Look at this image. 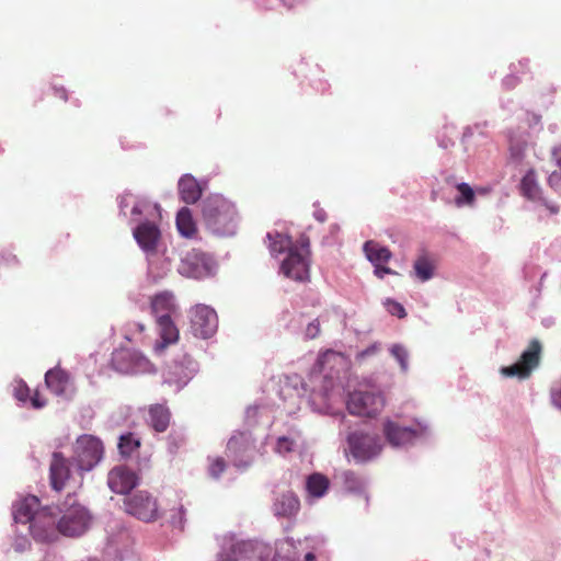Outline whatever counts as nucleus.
<instances>
[{
    "label": "nucleus",
    "instance_id": "nucleus-6",
    "mask_svg": "<svg viewBox=\"0 0 561 561\" xmlns=\"http://www.w3.org/2000/svg\"><path fill=\"white\" fill-rule=\"evenodd\" d=\"M382 433L393 448H409L427 440L431 436L428 423L421 420L404 424L399 420L387 419L382 425Z\"/></svg>",
    "mask_w": 561,
    "mask_h": 561
},
{
    "label": "nucleus",
    "instance_id": "nucleus-24",
    "mask_svg": "<svg viewBox=\"0 0 561 561\" xmlns=\"http://www.w3.org/2000/svg\"><path fill=\"white\" fill-rule=\"evenodd\" d=\"M72 459L66 458L62 453L55 451L51 456L49 466V481L51 488L59 492L65 488L67 480L70 478V467Z\"/></svg>",
    "mask_w": 561,
    "mask_h": 561
},
{
    "label": "nucleus",
    "instance_id": "nucleus-9",
    "mask_svg": "<svg viewBox=\"0 0 561 561\" xmlns=\"http://www.w3.org/2000/svg\"><path fill=\"white\" fill-rule=\"evenodd\" d=\"M157 217H159V211L152 216H141L130 222L133 237L145 256H151L165 248L160 227L154 220Z\"/></svg>",
    "mask_w": 561,
    "mask_h": 561
},
{
    "label": "nucleus",
    "instance_id": "nucleus-36",
    "mask_svg": "<svg viewBox=\"0 0 561 561\" xmlns=\"http://www.w3.org/2000/svg\"><path fill=\"white\" fill-rule=\"evenodd\" d=\"M413 268L417 279L423 283L430 280L434 276V266L425 255L415 260Z\"/></svg>",
    "mask_w": 561,
    "mask_h": 561
},
{
    "label": "nucleus",
    "instance_id": "nucleus-3",
    "mask_svg": "<svg viewBox=\"0 0 561 561\" xmlns=\"http://www.w3.org/2000/svg\"><path fill=\"white\" fill-rule=\"evenodd\" d=\"M202 218L206 228L218 237H233L240 217L236 205L221 194H210L202 199Z\"/></svg>",
    "mask_w": 561,
    "mask_h": 561
},
{
    "label": "nucleus",
    "instance_id": "nucleus-7",
    "mask_svg": "<svg viewBox=\"0 0 561 561\" xmlns=\"http://www.w3.org/2000/svg\"><path fill=\"white\" fill-rule=\"evenodd\" d=\"M104 451V444L100 437L91 434L79 435L73 444L72 465L82 476L102 462Z\"/></svg>",
    "mask_w": 561,
    "mask_h": 561
},
{
    "label": "nucleus",
    "instance_id": "nucleus-45",
    "mask_svg": "<svg viewBox=\"0 0 561 561\" xmlns=\"http://www.w3.org/2000/svg\"><path fill=\"white\" fill-rule=\"evenodd\" d=\"M184 435L181 433H170L168 436V448L171 454H175L184 444Z\"/></svg>",
    "mask_w": 561,
    "mask_h": 561
},
{
    "label": "nucleus",
    "instance_id": "nucleus-11",
    "mask_svg": "<svg viewBox=\"0 0 561 561\" xmlns=\"http://www.w3.org/2000/svg\"><path fill=\"white\" fill-rule=\"evenodd\" d=\"M541 353V343L537 339L531 340L528 346L522 352L516 363L501 367V375L506 378H517L519 380L528 379L539 367Z\"/></svg>",
    "mask_w": 561,
    "mask_h": 561
},
{
    "label": "nucleus",
    "instance_id": "nucleus-46",
    "mask_svg": "<svg viewBox=\"0 0 561 561\" xmlns=\"http://www.w3.org/2000/svg\"><path fill=\"white\" fill-rule=\"evenodd\" d=\"M380 348V344L375 342L367 346L366 348L358 351L355 355V360L357 363H363L367 357L374 356L378 353Z\"/></svg>",
    "mask_w": 561,
    "mask_h": 561
},
{
    "label": "nucleus",
    "instance_id": "nucleus-52",
    "mask_svg": "<svg viewBox=\"0 0 561 561\" xmlns=\"http://www.w3.org/2000/svg\"><path fill=\"white\" fill-rule=\"evenodd\" d=\"M257 411V407H249L245 410V422L249 426H254L256 424Z\"/></svg>",
    "mask_w": 561,
    "mask_h": 561
},
{
    "label": "nucleus",
    "instance_id": "nucleus-21",
    "mask_svg": "<svg viewBox=\"0 0 561 561\" xmlns=\"http://www.w3.org/2000/svg\"><path fill=\"white\" fill-rule=\"evenodd\" d=\"M519 188L524 197L538 203L539 206L545 207L550 215H556L559 213V206L542 196L541 188L537 182L536 173L533 169L528 170L522 178Z\"/></svg>",
    "mask_w": 561,
    "mask_h": 561
},
{
    "label": "nucleus",
    "instance_id": "nucleus-17",
    "mask_svg": "<svg viewBox=\"0 0 561 561\" xmlns=\"http://www.w3.org/2000/svg\"><path fill=\"white\" fill-rule=\"evenodd\" d=\"M125 511L145 523H150L163 515L157 500L146 491H138L124 501Z\"/></svg>",
    "mask_w": 561,
    "mask_h": 561
},
{
    "label": "nucleus",
    "instance_id": "nucleus-12",
    "mask_svg": "<svg viewBox=\"0 0 561 561\" xmlns=\"http://www.w3.org/2000/svg\"><path fill=\"white\" fill-rule=\"evenodd\" d=\"M199 370L198 363L187 354L175 357L163 373V382L182 390Z\"/></svg>",
    "mask_w": 561,
    "mask_h": 561
},
{
    "label": "nucleus",
    "instance_id": "nucleus-57",
    "mask_svg": "<svg viewBox=\"0 0 561 561\" xmlns=\"http://www.w3.org/2000/svg\"><path fill=\"white\" fill-rule=\"evenodd\" d=\"M18 262V259L14 254L10 252H1L0 253V264L4 265H14Z\"/></svg>",
    "mask_w": 561,
    "mask_h": 561
},
{
    "label": "nucleus",
    "instance_id": "nucleus-19",
    "mask_svg": "<svg viewBox=\"0 0 561 561\" xmlns=\"http://www.w3.org/2000/svg\"><path fill=\"white\" fill-rule=\"evenodd\" d=\"M254 445L249 432H239L227 443V455L234 467L245 470L252 462Z\"/></svg>",
    "mask_w": 561,
    "mask_h": 561
},
{
    "label": "nucleus",
    "instance_id": "nucleus-14",
    "mask_svg": "<svg viewBox=\"0 0 561 561\" xmlns=\"http://www.w3.org/2000/svg\"><path fill=\"white\" fill-rule=\"evenodd\" d=\"M350 453L358 463H365L376 458L381 449L382 443L378 435L360 431L347 435Z\"/></svg>",
    "mask_w": 561,
    "mask_h": 561
},
{
    "label": "nucleus",
    "instance_id": "nucleus-63",
    "mask_svg": "<svg viewBox=\"0 0 561 561\" xmlns=\"http://www.w3.org/2000/svg\"><path fill=\"white\" fill-rule=\"evenodd\" d=\"M540 116L537 114H533V122L534 124L538 125L540 123Z\"/></svg>",
    "mask_w": 561,
    "mask_h": 561
},
{
    "label": "nucleus",
    "instance_id": "nucleus-53",
    "mask_svg": "<svg viewBox=\"0 0 561 561\" xmlns=\"http://www.w3.org/2000/svg\"><path fill=\"white\" fill-rule=\"evenodd\" d=\"M374 266V273L378 278H383L385 275L388 274H397L390 267L383 266L382 264H375Z\"/></svg>",
    "mask_w": 561,
    "mask_h": 561
},
{
    "label": "nucleus",
    "instance_id": "nucleus-29",
    "mask_svg": "<svg viewBox=\"0 0 561 561\" xmlns=\"http://www.w3.org/2000/svg\"><path fill=\"white\" fill-rule=\"evenodd\" d=\"M141 446L140 437L133 432L119 434L117 449L119 456L124 459L130 458Z\"/></svg>",
    "mask_w": 561,
    "mask_h": 561
},
{
    "label": "nucleus",
    "instance_id": "nucleus-49",
    "mask_svg": "<svg viewBox=\"0 0 561 561\" xmlns=\"http://www.w3.org/2000/svg\"><path fill=\"white\" fill-rule=\"evenodd\" d=\"M485 126H486V123L476 124L473 126H467L462 133V141H467L468 139L472 138L476 133H478L481 136H484L483 128Z\"/></svg>",
    "mask_w": 561,
    "mask_h": 561
},
{
    "label": "nucleus",
    "instance_id": "nucleus-5",
    "mask_svg": "<svg viewBox=\"0 0 561 561\" xmlns=\"http://www.w3.org/2000/svg\"><path fill=\"white\" fill-rule=\"evenodd\" d=\"M268 249L273 256L287 252L280 265L282 273L296 282H305L309 278V262L307 257L293 244L288 234L267 232Z\"/></svg>",
    "mask_w": 561,
    "mask_h": 561
},
{
    "label": "nucleus",
    "instance_id": "nucleus-47",
    "mask_svg": "<svg viewBox=\"0 0 561 561\" xmlns=\"http://www.w3.org/2000/svg\"><path fill=\"white\" fill-rule=\"evenodd\" d=\"M524 151H525V144L514 142V140L512 138L510 139L511 158L515 162L522 161V159L524 158Z\"/></svg>",
    "mask_w": 561,
    "mask_h": 561
},
{
    "label": "nucleus",
    "instance_id": "nucleus-2",
    "mask_svg": "<svg viewBox=\"0 0 561 561\" xmlns=\"http://www.w3.org/2000/svg\"><path fill=\"white\" fill-rule=\"evenodd\" d=\"M324 540L320 537H305L295 540L286 537L274 546L262 541H240V552L251 554L254 561H316Z\"/></svg>",
    "mask_w": 561,
    "mask_h": 561
},
{
    "label": "nucleus",
    "instance_id": "nucleus-33",
    "mask_svg": "<svg viewBox=\"0 0 561 561\" xmlns=\"http://www.w3.org/2000/svg\"><path fill=\"white\" fill-rule=\"evenodd\" d=\"M301 436L298 431H290L287 435H282L276 439L275 451L279 455H287L300 445Z\"/></svg>",
    "mask_w": 561,
    "mask_h": 561
},
{
    "label": "nucleus",
    "instance_id": "nucleus-62",
    "mask_svg": "<svg viewBox=\"0 0 561 561\" xmlns=\"http://www.w3.org/2000/svg\"><path fill=\"white\" fill-rule=\"evenodd\" d=\"M329 88V84L327 81H319V84L316 87L317 90H320L321 92H325Z\"/></svg>",
    "mask_w": 561,
    "mask_h": 561
},
{
    "label": "nucleus",
    "instance_id": "nucleus-23",
    "mask_svg": "<svg viewBox=\"0 0 561 561\" xmlns=\"http://www.w3.org/2000/svg\"><path fill=\"white\" fill-rule=\"evenodd\" d=\"M300 510V501L295 492L286 490L275 493L272 512L277 518H295Z\"/></svg>",
    "mask_w": 561,
    "mask_h": 561
},
{
    "label": "nucleus",
    "instance_id": "nucleus-1",
    "mask_svg": "<svg viewBox=\"0 0 561 561\" xmlns=\"http://www.w3.org/2000/svg\"><path fill=\"white\" fill-rule=\"evenodd\" d=\"M92 515L90 511L79 504L75 496L68 495L60 505L51 506L48 519L42 514L34 525L35 541L51 543L59 536L79 538L91 527Z\"/></svg>",
    "mask_w": 561,
    "mask_h": 561
},
{
    "label": "nucleus",
    "instance_id": "nucleus-59",
    "mask_svg": "<svg viewBox=\"0 0 561 561\" xmlns=\"http://www.w3.org/2000/svg\"><path fill=\"white\" fill-rule=\"evenodd\" d=\"M299 244H300V248L301 250L305 252V256L306 254H309V247H310V241H309V238L305 234H302L299 239Z\"/></svg>",
    "mask_w": 561,
    "mask_h": 561
},
{
    "label": "nucleus",
    "instance_id": "nucleus-27",
    "mask_svg": "<svg viewBox=\"0 0 561 561\" xmlns=\"http://www.w3.org/2000/svg\"><path fill=\"white\" fill-rule=\"evenodd\" d=\"M45 382L56 396H64L69 387L70 377L66 370L55 367L46 371Z\"/></svg>",
    "mask_w": 561,
    "mask_h": 561
},
{
    "label": "nucleus",
    "instance_id": "nucleus-34",
    "mask_svg": "<svg viewBox=\"0 0 561 561\" xmlns=\"http://www.w3.org/2000/svg\"><path fill=\"white\" fill-rule=\"evenodd\" d=\"M239 547L240 542H230L229 546L222 545L217 561H254L251 554L244 556V553H241Z\"/></svg>",
    "mask_w": 561,
    "mask_h": 561
},
{
    "label": "nucleus",
    "instance_id": "nucleus-48",
    "mask_svg": "<svg viewBox=\"0 0 561 561\" xmlns=\"http://www.w3.org/2000/svg\"><path fill=\"white\" fill-rule=\"evenodd\" d=\"M226 468L225 460L222 458L215 459L208 469L209 476L214 479H218Z\"/></svg>",
    "mask_w": 561,
    "mask_h": 561
},
{
    "label": "nucleus",
    "instance_id": "nucleus-61",
    "mask_svg": "<svg viewBox=\"0 0 561 561\" xmlns=\"http://www.w3.org/2000/svg\"><path fill=\"white\" fill-rule=\"evenodd\" d=\"M129 331L142 333L145 331V324L141 322H133L129 324Z\"/></svg>",
    "mask_w": 561,
    "mask_h": 561
},
{
    "label": "nucleus",
    "instance_id": "nucleus-43",
    "mask_svg": "<svg viewBox=\"0 0 561 561\" xmlns=\"http://www.w3.org/2000/svg\"><path fill=\"white\" fill-rule=\"evenodd\" d=\"M13 394H14V398L23 404L28 401L30 388L25 383V381H23L22 379L16 381V385L14 386Z\"/></svg>",
    "mask_w": 561,
    "mask_h": 561
},
{
    "label": "nucleus",
    "instance_id": "nucleus-8",
    "mask_svg": "<svg viewBox=\"0 0 561 561\" xmlns=\"http://www.w3.org/2000/svg\"><path fill=\"white\" fill-rule=\"evenodd\" d=\"M339 376H334L330 373L324 371V363L321 358H318L313 370L310 376V381L312 383L321 382L320 386H313L311 389L310 397L308 399V403L312 411L320 414L330 413V405L328 403V399L330 392L340 385Z\"/></svg>",
    "mask_w": 561,
    "mask_h": 561
},
{
    "label": "nucleus",
    "instance_id": "nucleus-42",
    "mask_svg": "<svg viewBox=\"0 0 561 561\" xmlns=\"http://www.w3.org/2000/svg\"><path fill=\"white\" fill-rule=\"evenodd\" d=\"M387 311L391 314V316H394L399 319H403L407 317V311L404 309V307L398 302L397 300L394 299H391V298H387L383 302Z\"/></svg>",
    "mask_w": 561,
    "mask_h": 561
},
{
    "label": "nucleus",
    "instance_id": "nucleus-56",
    "mask_svg": "<svg viewBox=\"0 0 561 561\" xmlns=\"http://www.w3.org/2000/svg\"><path fill=\"white\" fill-rule=\"evenodd\" d=\"M28 401L34 409H42L46 405V400H44L38 392H35L32 397H28Z\"/></svg>",
    "mask_w": 561,
    "mask_h": 561
},
{
    "label": "nucleus",
    "instance_id": "nucleus-37",
    "mask_svg": "<svg viewBox=\"0 0 561 561\" xmlns=\"http://www.w3.org/2000/svg\"><path fill=\"white\" fill-rule=\"evenodd\" d=\"M285 390H293L297 397H301L307 392V385L298 374L286 375L282 386V391Z\"/></svg>",
    "mask_w": 561,
    "mask_h": 561
},
{
    "label": "nucleus",
    "instance_id": "nucleus-20",
    "mask_svg": "<svg viewBox=\"0 0 561 561\" xmlns=\"http://www.w3.org/2000/svg\"><path fill=\"white\" fill-rule=\"evenodd\" d=\"M119 214L127 217V208L130 207L129 224L141 216H152L160 211V205L149 199L138 196L129 191L124 192L117 198Z\"/></svg>",
    "mask_w": 561,
    "mask_h": 561
},
{
    "label": "nucleus",
    "instance_id": "nucleus-16",
    "mask_svg": "<svg viewBox=\"0 0 561 561\" xmlns=\"http://www.w3.org/2000/svg\"><path fill=\"white\" fill-rule=\"evenodd\" d=\"M51 506L39 508V500L35 495H28L13 505L12 516L16 525L26 526L27 531L35 540L34 525L39 515H44L45 519L49 518Z\"/></svg>",
    "mask_w": 561,
    "mask_h": 561
},
{
    "label": "nucleus",
    "instance_id": "nucleus-18",
    "mask_svg": "<svg viewBox=\"0 0 561 561\" xmlns=\"http://www.w3.org/2000/svg\"><path fill=\"white\" fill-rule=\"evenodd\" d=\"M191 332L194 336L207 340L218 329V316L214 308L207 305H196L190 311Z\"/></svg>",
    "mask_w": 561,
    "mask_h": 561
},
{
    "label": "nucleus",
    "instance_id": "nucleus-39",
    "mask_svg": "<svg viewBox=\"0 0 561 561\" xmlns=\"http://www.w3.org/2000/svg\"><path fill=\"white\" fill-rule=\"evenodd\" d=\"M457 190L458 195L455 198V203L458 207L471 205L474 202V191L468 183H459Z\"/></svg>",
    "mask_w": 561,
    "mask_h": 561
},
{
    "label": "nucleus",
    "instance_id": "nucleus-28",
    "mask_svg": "<svg viewBox=\"0 0 561 561\" xmlns=\"http://www.w3.org/2000/svg\"><path fill=\"white\" fill-rule=\"evenodd\" d=\"M363 251L366 259L373 265L387 263L392 256L391 251L387 247L380 245L373 240H368L364 243Z\"/></svg>",
    "mask_w": 561,
    "mask_h": 561
},
{
    "label": "nucleus",
    "instance_id": "nucleus-60",
    "mask_svg": "<svg viewBox=\"0 0 561 561\" xmlns=\"http://www.w3.org/2000/svg\"><path fill=\"white\" fill-rule=\"evenodd\" d=\"M53 90H54V93L56 96L62 99L64 101H67L68 100V94H67V91L64 87H53Z\"/></svg>",
    "mask_w": 561,
    "mask_h": 561
},
{
    "label": "nucleus",
    "instance_id": "nucleus-40",
    "mask_svg": "<svg viewBox=\"0 0 561 561\" xmlns=\"http://www.w3.org/2000/svg\"><path fill=\"white\" fill-rule=\"evenodd\" d=\"M552 157L557 165L560 168V172H552L548 178V183L554 191L561 193V145L553 148Z\"/></svg>",
    "mask_w": 561,
    "mask_h": 561
},
{
    "label": "nucleus",
    "instance_id": "nucleus-10",
    "mask_svg": "<svg viewBox=\"0 0 561 561\" xmlns=\"http://www.w3.org/2000/svg\"><path fill=\"white\" fill-rule=\"evenodd\" d=\"M217 267L218 264L211 254L192 250L181 259L178 272L187 278L205 279L215 276Z\"/></svg>",
    "mask_w": 561,
    "mask_h": 561
},
{
    "label": "nucleus",
    "instance_id": "nucleus-41",
    "mask_svg": "<svg viewBox=\"0 0 561 561\" xmlns=\"http://www.w3.org/2000/svg\"><path fill=\"white\" fill-rule=\"evenodd\" d=\"M31 540L26 534H23L19 529L14 530L12 538V548L18 553H23L31 549Z\"/></svg>",
    "mask_w": 561,
    "mask_h": 561
},
{
    "label": "nucleus",
    "instance_id": "nucleus-31",
    "mask_svg": "<svg viewBox=\"0 0 561 561\" xmlns=\"http://www.w3.org/2000/svg\"><path fill=\"white\" fill-rule=\"evenodd\" d=\"M147 421L156 432L162 433L169 426L170 412L168 408L161 404H156L149 409Z\"/></svg>",
    "mask_w": 561,
    "mask_h": 561
},
{
    "label": "nucleus",
    "instance_id": "nucleus-35",
    "mask_svg": "<svg viewBox=\"0 0 561 561\" xmlns=\"http://www.w3.org/2000/svg\"><path fill=\"white\" fill-rule=\"evenodd\" d=\"M343 488L351 493H362L365 488V480L351 470L343 471L341 474Z\"/></svg>",
    "mask_w": 561,
    "mask_h": 561
},
{
    "label": "nucleus",
    "instance_id": "nucleus-22",
    "mask_svg": "<svg viewBox=\"0 0 561 561\" xmlns=\"http://www.w3.org/2000/svg\"><path fill=\"white\" fill-rule=\"evenodd\" d=\"M139 483L136 472L125 466L113 468L107 476V485L112 492L128 494Z\"/></svg>",
    "mask_w": 561,
    "mask_h": 561
},
{
    "label": "nucleus",
    "instance_id": "nucleus-32",
    "mask_svg": "<svg viewBox=\"0 0 561 561\" xmlns=\"http://www.w3.org/2000/svg\"><path fill=\"white\" fill-rule=\"evenodd\" d=\"M175 221L178 231L182 237L192 238L196 233V224L188 207L184 206L179 209Z\"/></svg>",
    "mask_w": 561,
    "mask_h": 561
},
{
    "label": "nucleus",
    "instance_id": "nucleus-58",
    "mask_svg": "<svg viewBox=\"0 0 561 561\" xmlns=\"http://www.w3.org/2000/svg\"><path fill=\"white\" fill-rule=\"evenodd\" d=\"M313 206L316 207L314 211H313V218L316 220H318L319 222H324L327 220V213L323 208H320L319 207V203L316 202L313 204Z\"/></svg>",
    "mask_w": 561,
    "mask_h": 561
},
{
    "label": "nucleus",
    "instance_id": "nucleus-26",
    "mask_svg": "<svg viewBox=\"0 0 561 561\" xmlns=\"http://www.w3.org/2000/svg\"><path fill=\"white\" fill-rule=\"evenodd\" d=\"M206 184L198 182L190 173L183 174L178 182L180 198L186 204H195L202 197Z\"/></svg>",
    "mask_w": 561,
    "mask_h": 561
},
{
    "label": "nucleus",
    "instance_id": "nucleus-15",
    "mask_svg": "<svg viewBox=\"0 0 561 561\" xmlns=\"http://www.w3.org/2000/svg\"><path fill=\"white\" fill-rule=\"evenodd\" d=\"M385 405V399L379 391L355 390L348 394L347 410L353 415L371 417L377 415Z\"/></svg>",
    "mask_w": 561,
    "mask_h": 561
},
{
    "label": "nucleus",
    "instance_id": "nucleus-4",
    "mask_svg": "<svg viewBox=\"0 0 561 561\" xmlns=\"http://www.w3.org/2000/svg\"><path fill=\"white\" fill-rule=\"evenodd\" d=\"M151 313L156 319L157 330L160 339L154 343L153 350L161 353L168 345L179 340V330L173 317L178 313L175 297L171 291H161L151 298Z\"/></svg>",
    "mask_w": 561,
    "mask_h": 561
},
{
    "label": "nucleus",
    "instance_id": "nucleus-51",
    "mask_svg": "<svg viewBox=\"0 0 561 561\" xmlns=\"http://www.w3.org/2000/svg\"><path fill=\"white\" fill-rule=\"evenodd\" d=\"M320 333V323L318 319L312 320L308 323L305 330V337L308 340L316 339Z\"/></svg>",
    "mask_w": 561,
    "mask_h": 561
},
{
    "label": "nucleus",
    "instance_id": "nucleus-25",
    "mask_svg": "<svg viewBox=\"0 0 561 561\" xmlns=\"http://www.w3.org/2000/svg\"><path fill=\"white\" fill-rule=\"evenodd\" d=\"M145 257L148 264V276L152 282H160L171 271L172 259L165 248L161 252Z\"/></svg>",
    "mask_w": 561,
    "mask_h": 561
},
{
    "label": "nucleus",
    "instance_id": "nucleus-13",
    "mask_svg": "<svg viewBox=\"0 0 561 561\" xmlns=\"http://www.w3.org/2000/svg\"><path fill=\"white\" fill-rule=\"evenodd\" d=\"M112 368L122 375H138L152 371V364L139 351L119 348L112 353Z\"/></svg>",
    "mask_w": 561,
    "mask_h": 561
},
{
    "label": "nucleus",
    "instance_id": "nucleus-30",
    "mask_svg": "<svg viewBox=\"0 0 561 561\" xmlns=\"http://www.w3.org/2000/svg\"><path fill=\"white\" fill-rule=\"evenodd\" d=\"M330 486L329 479L319 472H313L307 477L306 491L308 496L320 499L324 496Z\"/></svg>",
    "mask_w": 561,
    "mask_h": 561
},
{
    "label": "nucleus",
    "instance_id": "nucleus-50",
    "mask_svg": "<svg viewBox=\"0 0 561 561\" xmlns=\"http://www.w3.org/2000/svg\"><path fill=\"white\" fill-rule=\"evenodd\" d=\"M552 404L561 410V379L553 382L550 390Z\"/></svg>",
    "mask_w": 561,
    "mask_h": 561
},
{
    "label": "nucleus",
    "instance_id": "nucleus-44",
    "mask_svg": "<svg viewBox=\"0 0 561 561\" xmlns=\"http://www.w3.org/2000/svg\"><path fill=\"white\" fill-rule=\"evenodd\" d=\"M185 522V511L181 505L178 510H171V514L169 516V523L179 529H183Z\"/></svg>",
    "mask_w": 561,
    "mask_h": 561
},
{
    "label": "nucleus",
    "instance_id": "nucleus-54",
    "mask_svg": "<svg viewBox=\"0 0 561 561\" xmlns=\"http://www.w3.org/2000/svg\"><path fill=\"white\" fill-rule=\"evenodd\" d=\"M540 274V277L542 278L546 274L545 273H540V270L535 266V265H526L524 267V276L526 279H530L533 277H535L536 275H539Z\"/></svg>",
    "mask_w": 561,
    "mask_h": 561
},
{
    "label": "nucleus",
    "instance_id": "nucleus-38",
    "mask_svg": "<svg viewBox=\"0 0 561 561\" xmlns=\"http://www.w3.org/2000/svg\"><path fill=\"white\" fill-rule=\"evenodd\" d=\"M391 356L398 362L400 369L403 374L409 370L410 354L407 347L400 343H394L389 347Z\"/></svg>",
    "mask_w": 561,
    "mask_h": 561
},
{
    "label": "nucleus",
    "instance_id": "nucleus-55",
    "mask_svg": "<svg viewBox=\"0 0 561 561\" xmlns=\"http://www.w3.org/2000/svg\"><path fill=\"white\" fill-rule=\"evenodd\" d=\"M517 84H518V78L513 73L506 76L502 80L503 88L507 89V90L514 89Z\"/></svg>",
    "mask_w": 561,
    "mask_h": 561
},
{
    "label": "nucleus",
    "instance_id": "nucleus-64",
    "mask_svg": "<svg viewBox=\"0 0 561 561\" xmlns=\"http://www.w3.org/2000/svg\"><path fill=\"white\" fill-rule=\"evenodd\" d=\"M511 103H513V102H512V101H510V100H508L507 102H505V101H503V100H502V101H501V107H502V108H506L507 106H510V104H511Z\"/></svg>",
    "mask_w": 561,
    "mask_h": 561
}]
</instances>
